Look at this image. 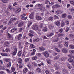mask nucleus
Masks as SVG:
<instances>
[{"label":"nucleus","instance_id":"nucleus-1","mask_svg":"<svg viewBox=\"0 0 74 74\" xmlns=\"http://www.w3.org/2000/svg\"><path fill=\"white\" fill-rule=\"evenodd\" d=\"M17 20V18L16 17H14L12 18L10 21H9V23H8V25H10V24H11L12 23H13V22H15Z\"/></svg>","mask_w":74,"mask_h":74},{"label":"nucleus","instance_id":"nucleus-2","mask_svg":"<svg viewBox=\"0 0 74 74\" xmlns=\"http://www.w3.org/2000/svg\"><path fill=\"white\" fill-rule=\"evenodd\" d=\"M38 7L39 8H38L37 10L38 11H40L42 10V4H39L38 5Z\"/></svg>","mask_w":74,"mask_h":74},{"label":"nucleus","instance_id":"nucleus-3","mask_svg":"<svg viewBox=\"0 0 74 74\" xmlns=\"http://www.w3.org/2000/svg\"><path fill=\"white\" fill-rule=\"evenodd\" d=\"M6 37L8 39H11L12 36V35L8 33H7L6 34Z\"/></svg>","mask_w":74,"mask_h":74},{"label":"nucleus","instance_id":"nucleus-4","mask_svg":"<svg viewBox=\"0 0 74 74\" xmlns=\"http://www.w3.org/2000/svg\"><path fill=\"white\" fill-rule=\"evenodd\" d=\"M32 28L34 30H38V26L37 25H33Z\"/></svg>","mask_w":74,"mask_h":74},{"label":"nucleus","instance_id":"nucleus-5","mask_svg":"<svg viewBox=\"0 0 74 74\" xmlns=\"http://www.w3.org/2000/svg\"><path fill=\"white\" fill-rule=\"evenodd\" d=\"M63 52L64 53H67L68 52V50L66 48H63L62 49Z\"/></svg>","mask_w":74,"mask_h":74},{"label":"nucleus","instance_id":"nucleus-6","mask_svg":"<svg viewBox=\"0 0 74 74\" xmlns=\"http://www.w3.org/2000/svg\"><path fill=\"white\" fill-rule=\"evenodd\" d=\"M43 55L45 56V58H48L49 57V53L48 52L46 51L44 52Z\"/></svg>","mask_w":74,"mask_h":74},{"label":"nucleus","instance_id":"nucleus-7","mask_svg":"<svg viewBox=\"0 0 74 74\" xmlns=\"http://www.w3.org/2000/svg\"><path fill=\"white\" fill-rule=\"evenodd\" d=\"M18 48L19 49H22L23 48V46H22V43L21 42H19L18 44Z\"/></svg>","mask_w":74,"mask_h":74},{"label":"nucleus","instance_id":"nucleus-8","mask_svg":"<svg viewBox=\"0 0 74 74\" xmlns=\"http://www.w3.org/2000/svg\"><path fill=\"white\" fill-rule=\"evenodd\" d=\"M17 62L18 64H22V59L21 58L17 59Z\"/></svg>","mask_w":74,"mask_h":74},{"label":"nucleus","instance_id":"nucleus-9","mask_svg":"<svg viewBox=\"0 0 74 74\" xmlns=\"http://www.w3.org/2000/svg\"><path fill=\"white\" fill-rule=\"evenodd\" d=\"M36 71L38 73H41L42 71L41 69L39 68V67H38L36 68Z\"/></svg>","mask_w":74,"mask_h":74},{"label":"nucleus","instance_id":"nucleus-10","mask_svg":"<svg viewBox=\"0 0 74 74\" xmlns=\"http://www.w3.org/2000/svg\"><path fill=\"white\" fill-rule=\"evenodd\" d=\"M17 51H18V49H17V48H15L14 49V51L12 53V54L13 55H14V56H15V55L16 54Z\"/></svg>","mask_w":74,"mask_h":74},{"label":"nucleus","instance_id":"nucleus-11","mask_svg":"<svg viewBox=\"0 0 74 74\" xmlns=\"http://www.w3.org/2000/svg\"><path fill=\"white\" fill-rule=\"evenodd\" d=\"M17 30V28L14 27L11 29V30L10 31V33H14L15 31Z\"/></svg>","mask_w":74,"mask_h":74},{"label":"nucleus","instance_id":"nucleus-12","mask_svg":"<svg viewBox=\"0 0 74 74\" xmlns=\"http://www.w3.org/2000/svg\"><path fill=\"white\" fill-rule=\"evenodd\" d=\"M39 50L41 52L45 51V48L42 47H39Z\"/></svg>","mask_w":74,"mask_h":74},{"label":"nucleus","instance_id":"nucleus-13","mask_svg":"<svg viewBox=\"0 0 74 74\" xmlns=\"http://www.w3.org/2000/svg\"><path fill=\"white\" fill-rule=\"evenodd\" d=\"M21 11V8H18L16 9L15 12L16 13H19Z\"/></svg>","mask_w":74,"mask_h":74},{"label":"nucleus","instance_id":"nucleus-14","mask_svg":"<svg viewBox=\"0 0 74 74\" xmlns=\"http://www.w3.org/2000/svg\"><path fill=\"white\" fill-rule=\"evenodd\" d=\"M22 34H19L17 37V38L18 40H21V38H22Z\"/></svg>","mask_w":74,"mask_h":74},{"label":"nucleus","instance_id":"nucleus-15","mask_svg":"<svg viewBox=\"0 0 74 74\" xmlns=\"http://www.w3.org/2000/svg\"><path fill=\"white\" fill-rule=\"evenodd\" d=\"M49 29L51 30V29H52L53 28V25L52 24H51L49 25Z\"/></svg>","mask_w":74,"mask_h":74},{"label":"nucleus","instance_id":"nucleus-16","mask_svg":"<svg viewBox=\"0 0 74 74\" xmlns=\"http://www.w3.org/2000/svg\"><path fill=\"white\" fill-rule=\"evenodd\" d=\"M64 44L65 47H68V46H69V44L66 41L64 42Z\"/></svg>","mask_w":74,"mask_h":74},{"label":"nucleus","instance_id":"nucleus-17","mask_svg":"<svg viewBox=\"0 0 74 74\" xmlns=\"http://www.w3.org/2000/svg\"><path fill=\"white\" fill-rule=\"evenodd\" d=\"M23 22H22V21L20 22V23H19L18 25V27H22V26H23Z\"/></svg>","mask_w":74,"mask_h":74},{"label":"nucleus","instance_id":"nucleus-18","mask_svg":"<svg viewBox=\"0 0 74 74\" xmlns=\"http://www.w3.org/2000/svg\"><path fill=\"white\" fill-rule=\"evenodd\" d=\"M63 73L64 74H69V73L68 72H67V71L66 69H64L62 71Z\"/></svg>","mask_w":74,"mask_h":74},{"label":"nucleus","instance_id":"nucleus-19","mask_svg":"<svg viewBox=\"0 0 74 74\" xmlns=\"http://www.w3.org/2000/svg\"><path fill=\"white\" fill-rule=\"evenodd\" d=\"M55 24L57 26H60V22L59 21H58L55 23Z\"/></svg>","mask_w":74,"mask_h":74},{"label":"nucleus","instance_id":"nucleus-20","mask_svg":"<svg viewBox=\"0 0 74 74\" xmlns=\"http://www.w3.org/2000/svg\"><path fill=\"white\" fill-rule=\"evenodd\" d=\"M30 58H26L24 60V61H25V62H26V63L29 62V61L30 60Z\"/></svg>","mask_w":74,"mask_h":74},{"label":"nucleus","instance_id":"nucleus-21","mask_svg":"<svg viewBox=\"0 0 74 74\" xmlns=\"http://www.w3.org/2000/svg\"><path fill=\"white\" fill-rule=\"evenodd\" d=\"M19 65H18V67L19 68V69H22V68H23V64H19Z\"/></svg>","mask_w":74,"mask_h":74},{"label":"nucleus","instance_id":"nucleus-22","mask_svg":"<svg viewBox=\"0 0 74 74\" xmlns=\"http://www.w3.org/2000/svg\"><path fill=\"white\" fill-rule=\"evenodd\" d=\"M11 62H9L8 64H7V67H8L10 68V67H11V64H12Z\"/></svg>","mask_w":74,"mask_h":74},{"label":"nucleus","instance_id":"nucleus-23","mask_svg":"<svg viewBox=\"0 0 74 74\" xmlns=\"http://www.w3.org/2000/svg\"><path fill=\"white\" fill-rule=\"evenodd\" d=\"M67 66L68 69H71L72 68V66L70 65V64L69 63L67 64Z\"/></svg>","mask_w":74,"mask_h":74},{"label":"nucleus","instance_id":"nucleus-24","mask_svg":"<svg viewBox=\"0 0 74 74\" xmlns=\"http://www.w3.org/2000/svg\"><path fill=\"white\" fill-rule=\"evenodd\" d=\"M11 70L12 72H14L15 71V67L12 66L11 68Z\"/></svg>","mask_w":74,"mask_h":74},{"label":"nucleus","instance_id":"nucleus-25","mask_svg":"<svg viewBox=\"0 0 74 74\" xmlns=\"http://www.w3.org/2000/svg\"><path fill=\"white\" fill-rule=\"evenodd\" d=\"M29 18L31 19H34V16L32 14H30L29 16Z\"/></svg>","mask_w":74,"mask_h":74},{"label":"nucleus","instance_id":"nucleus-26","mask_svg":"<svg viewBox=\"0 0 74 74\" xmlns=\"http://www.w3.org/2000/svg\"><path fill=\"white\" fill-rule=\"evenodd\" d=\"M3 30H7V26H4L2 28Z\"/></svg>","mask_w":74,"mask_h":74},{"label":"nucleus","instance_id":"nucleus-27","mask_svg":"<svg viewBox=\"0 0 74 74\" xmlns=\"http://www.w3.org/2000/svg\"><path fill=\"white\" fill-rule=\"evenodd\" d=\"M27 72V69L25 68L23 70V73H26Z\"/></svg>","mask_w":74,"mask_h":74},{"label":"nucleus","instance_id":"nucleus-28","mask_svg":"<svg viewBox=\"0 0 74 74\" xmlns=\"http://www.w3.org/2000/svg\"><path fill=\"white\" fill-rule=\"evenodd\" d=\"M12 8V6L11 5H9V6H8V10H9V11H10Z\"/></svg>","mask_w":74,"mask_h":74},{"label":"nucleus","instance_id":"nucleus-29","mask_svg":"<svg viewBox=\"0 0 74 74\" xmlns=\"http://www.w3.org/2000/svg\"><path fill=\"white\" fill-rule=\"evenodd\" d=\"M47 9L46 8H42V10H40V11L41 12H43V11H47Z\"/></svg>","mask_w":74,"mask_h":74},{"label":"nucleus","instance_id":"nucleus-30","mask_svg":"<svg viewBox=\"0 0 74 74\" xmlns=\"http://www.w3.org/2000/svg\"><path fill=\"white\" fill-rule=\"evenodd\" d=\"M30 47L31 48H35L34 45L33 44H31L30 45Z\"/></svg>","mask_w":74,"mask_h":74},{"label":"nucleus","instance_id":"nucleus-31","mask_svg":"<svg viewBox=\"0 0 74 74\" xmlns=\"http://www.w3.org/2000/svg\"><path fill=\"white\" fill-rule=\"evenodd\" d=\"M36 19H37V20H41V19H42V18H41V17H40V16H38L37 17H36Z\"/></svg>","mask_w":74,"mask_h":74},{"label":"nucleus","instance_id":"nucleus-32","mask_svg":"<svg viewBox=\"0 0 74 74\" xmlns=\"http://www.w3.org/2000/svg\"><path fill=\"white\" fill-rule=\"evenodd\" d=\"M32 23H33L32 21H30V22H29L28 23V24L27 25L28 27H30V26H31V25H32Z\"/></svg>","mask_w":74,"mask_h":74},{"label":"nucleus","instance_id":"nucleus-33","mask_svg":"<svg viewBox=\"0 0 74 74\" xmlns=\"http://www.w3.org/2000/svg\"><path fill=\"white\" fill-rule=\"evenodd\" d=\"M22 52L21 51H19L18 52V56H21L22 55Z\"/></svg>","mask_w":74,"mask_h":74},{"label":"nucleus","instance_id":"nucleus-34","mask_svg":"<svg viewBox=\"0 0 74 74\" xmlns=\"http://www.w3.org/2000/svg\"><path fill=\"white\" fill-rule=\"evenodd\" d=\"M28 38L26 35H23V40H27Z\"/></svg>","mask_w":74,"mask_h":74},{"label":"nucleus","instance_id":"nucleus-35","mask_svg":"<svg viewBox=\"0 0 74 74\" xmlns=\"http://www.w3.org/2000/svg\"><path fill=\"white\" fill-rule=\"evenodd\" d=\"M5 51L6 52H10V49L9 48H6L5 49Z\"/></svg>","mask_w":74,"mask_h":74},{"label":"nucleus","instance_id":"nucleus-36","mask_svg":"<svg viewBox=\"0 0 74 74\" xmlns=\"http://www.w3.org/2000/svg\"><path fill=\"white\" fill-rule=\"evenodd\" d=\"M35 40L36 42H38L40 41V38H35Z\"/></svg>","mask_w":74,"mask_h":74},{"label":"nucleus","instance_id":"nucleus-37","mask_svg":"<svg viewBox=\"0 0 74 74\" xmlns=\"http://www.w3.org/2000/svg\"><path fill=\"white\" fill-rule=\"evenodd\" d=\"M43 31L44 32H47V27L45 26L44 28H43Z\"/></svg>","mask_w":74,"mask_h":74},{"label":"nucleus","instance_id":"nucleus-38","mask_svg":"<svg viewBox=\"0 0 74 74\" xmlns=\"http://www.w3.org/2000/svg\"><path fill=\"white\" fill-rule=\"evenodd\" d=\"M68 19H72V16L71 15H68L67 16Z\"/></svg>","mask_w":74,"mask_h":74},{"label":"nucleus","instance_id":"nucleus-39","mask_svg":"<svg viewBox=\"0 0 74 74\" xmlns=\"http://www.w3.org/2000/svg\"><path fill=\"white\" fill-rule=\"evenodd\" d=\"M4 44L6 46H8V45L9 44V42H8V41L5 42L4 43Z\"/></svg>","mask_w":74,"mask_h":74},{"label":"nucleus","instance_id":"nucleus-40","mask_svg":"<svg viewBox=\"0 0 74 74\" xmlns=\"http://www.w3.org/2000/svg\"><path fill=\"white\" fill-rule=\"evenodd\" d=\"M64 36L63 34H58V37H62Z\"/></svg>","mask_w":74,"mask_h":74},{"label":"nucleus","instance_id":"nucleus-41","mask_svg":"<svg viewBox=\"0 0 74 74\" xmlns=\"http://www.w3.org/2000/svg\"><path fill=\"white\" fill-rule=\"evenodd\" d=\"M58 47L59 48H62V45L61 43H59L58 45Z\"/></svg>","mask_w":74,"mask_h":74},{"label":"nucleus","instance_id":"nucleus-42","mask_svg":"<svg viewBox=\"0 0 74 74\" xmlns=\"http://www.w3.org/2000/svg\"><path fill=\"white\" fill-rule=\"evenodd\" d=\"M53 18L52 17H50L49 18V21H51L52 20H53Z\"/></svg>","mask_w":74,"mask_h":74},{"label":"nucleus","instance_id":"nucleus-43","mask_svg":"<svg viewBox=\"0 0 74 74\" xmlns=\"http://www.w3.org/2000/svg\"><path fill=\"white\" fill-rule=\"evenodd\" d=\"M68 60L69 62H72L74 61V60L72 58H69Z\"/></svg>","mask_w":74,"mask_h":74},{"label":"nucleus","instance_id":"nucleus-44","mask_svg":"<svg viewBox=\"0 0 74 74\" xmlns=\"http://www.w3.org/2000/svg\"><path fill=\"white\" fill-rule=\"evenodd\" d=\"M4 60L5 61V62H10V61H11V60L10 59H4Z\"/></svg>","mask_w":74,"mask_h":74},{"label":"nucleus","instance_id":"nucleus-45","mask_svg":"<svg viewBox=\"0 0 74 74\" xmlns=\"http://www.w3.org/2000/svg\"><path fill=\"white\" fill-rule=\"evenodd\" d=\"M3 23H4V25H6L7 24L8 22H7V21L4 20L3 21Z\"/></svg>","mask_w":74,"mask_h":74},{"label":"nucleus","instance_id":"nucleus-46","mask_svg":"<svg viewBox=\"0 0 74 74\" xmlns=\"http://www.w3.org/2000/svg\"><path fill=\"white\" fill-rule=\"evenodd\" d=\"M32 59L33 60H35L37 59V56H34L32 58Z\"/></svg>","mask_w":74,"mask_h":74},{"label":"nucleus","instance_id":"nucleus-47","mask_svg":"<svg viewBox=\"0 0 74 74\" xmlns=\"http://www.w3.org/2000/svg\"><path fill=\"white\" fill-rule=\"evenodd\" d=\"M55 49L56 51L58 52H60V50L58 47H56Z\"/></svg>","mask_w":74,"mask_h":74},{"label":"nucleus","instance_id":"nucleus-48","mask_svg":"<svg viewBox=\"0 0 74 74\" xmlns=\"http://www.w3.org/2000/svg\"><path fill=\"white\" fill-rule=\"evenodd\" d=\"M63 30L62 28H61L58 30L59 32L61 33H62L63 32Z\"/></svg>","mask_w":74,"mask_h":74},{"label":"nucleus","instance_id":"nucleus-49","mask_svg":"<svg viewBox=\"0 0 74 74\" xmlns=\"http://www.w3.org/2000/svg\"><path fill=\"white\" fill-rule=\"evenodd\" d=\"M62 16L63 18H66L67 16V14L66 13L64 14H62Z\"/></svg>","mask_w":74,"mask_h":74},{"label":"nucleus","instance_id":"nucleus-50","mask_svg":"<svg viewBox=\"0 0 74 74\" xmlns=\"http://www.w3.org/2000/svg\"><path fill=\"white\" fill-rule=\"evenodd\" d=\"M69 47L71 49H74V45H70Z\"/></svg>","mask_w":74,"mask_h":74},{"label":"nucleus","instance_id":"nucleus-51","mask_svg":"<svg viewBox=\"0 0 74 74\" xmlns=\"http://www.w3.org/2000/svg\"><path fill=\"white\" fill-rule=\"evenodd\" d=\"M47 62L48 64H51V60L50 59L48 60L47 61Z\"/></svg>","mask_w":74,"mask_h":74},{"label":"nucleus","instance_id":"nucleus-52","mask_svg":"<svg viewBox=\"0 0 74 74\" xmlns=\"http://www.w3.org/2000/svg\"><path fill=\"white\" fill-rule=\"evenodd\" d=\"M27 16L25 17H22L21 18V19L22 20H26V19H27Z\"/></svg>","mask_w":74,"mask_h":74},{"label":"nucleus","instance_id":"nucleus-53","mask_svg":"<svg viewBox=\"0 0 74 74\" xmlns=\"http://www.w3.org/2000/svg\"><path fill=\"white\" fill-rule=\"evenodd\" d=\"M53 34V33H51L49 35H48L47 36V37H51V36H52Z\"/></svg>","mask_w":74,"mask_h":74},{"label":"nucleus","instance_id":"nucleus-54","mask_svg":"<svg viewBox=\"0 0 74 74\" xmlns=\"http://www.w3.org/2000/svg\"><path fill=\"white\" fill-rule=\"evenodd\" d=\"M64 25H65L64 23L63 22H62L61 24V27H63V26H64Z\"/></svg>","mask_w":74,"mask_h":74},{"label":"nucleus","instance_id":"nucleus-55","mask_svg":"<svg viewBox=\"0 0 74 74\" xmlns=\"http://www.w3.org/2000/svg\"><path fill=\"white\" fill-rule=\"evenodd\" d=\"M59 56H57L56 57H55L54 58V59H55L56 60H58V59H59Z\"/></svg>","mask_w":74,"mask_h":74},{"label":"nucleus","instance_id":"nucleus-56","mask_svg":"<svg viewBox=\"0 0 74 74\" xmlns=\"http://www.w3.org/2000/svg\"><path fill=\"white\" fill-rule=\"evenodd\" d=\"M29 33H32V34H34V32L32 30H30L29 31Z\"/></svg>","mask_w":74,"mask_h":74},{"label":"nucleus","instance_id":"nucleus-57","mask_svg":"<svg viewBox=\"0 0 74 74\" xmlns=\"http://www.w3.org/2000/svg\"><path fill=\"white\" fill-rule=\"evenodd\" d=\"M33 64H34V66H38V64L36 63L35 62H34L33 63H32Z\"/></svg>","mask_w":74,"mask_h":74},{"label":"nucleus","instance_id":"nucleus-58","mask_svg":"<svg viewBox=\"0 0 74 74\" xmlns=\"http://www.w3.org/2000/svg\"><path fill=\"white\" fill-rule=\"evenodd\" d=\"M55 68V70H60V68L58 66H57V67Z\"/></svg>","mask_w":74,"mask_h":74},{"label":"nucleus","instance_id":"nucleus-59","mask_svg":"<svg viewBox=\"0 0 74 74\" xmlns=\"http://www.w3.org/2000/svg\"><path fill=\"white\" fill-rule=\"evenodd\" d=\"M52 8L53 9H55V8H56V5H53L52 6Z\"/></svg>","mask_w":74,"mask_h":74},{"label":"nucleus","instance_id":"nucleus-60","mask_svg":"<svg viewBox=\"0 0 74 74\" xmlns=\"http://www.w3.org/2000/svg\"><path fill=\"white\" fill-rule=\"evenodd\" d=\"M70 3L71 4H72L73 5H74V1H70Z\"/></svg>","mask_w":74,"mask_h":74},{"label":"nucleus","instance_id":"nucleus-61","mask_svg":"<svg viewBox=\"0 0 74 74\" xmlns=\"http://www.w3.org/2000/svg\"><path fill=\"white\" fill-rule=\"evenodd\" d=\"M5 70L6 71H7V73H10V70H9L8 69H6Z\"/></svg>","mask_w":74,"mask_h":74},{"label":"nucleus","instance_id":"nucleus-62","mask_svg":"<svg viewBox=\"0 0 74 74\" xmlns=\"http://www.w3.org/2000/svg\"><path fill=\"white\" fill-rule=\"evenodd\" d=\"M36 55V56H39V57H40L41 56V54L40 53H37Z\"/></svg>","mask_w":74,"mask_h":74},{"label":"nucleus","instance_id":"nucleus-63","mask_svg":"<svg viewBox=\"0 0 74 74\" xmlns=\"http://www.w3.org/2000/svg\"><path fill=\"white\" fill-rule=\"evenodd\" d=\"M5 72L4 71H1L0 72V74H5Z\"/></svg>","mask_w":74,"mask_h":74},{"label":"nucleus","instance_id":"nucleus-64","mask_svg":"<svg viewBox=\"0 0 74 74\" xmlns=\"http://www.w3.org/2000/svg\"><path fill=\"white\" fill-rule=\"evenodd\" d=\"M69 52L71 53H74V50H69Z\"/></svg>","mask_w":74,"mask_h":74}]
</instances>
